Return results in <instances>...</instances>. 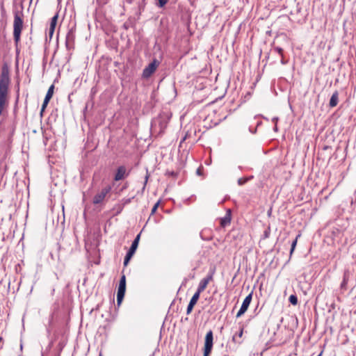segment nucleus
I'll list each match as a JSON object with an SVG mask.
<instances>
[{
	"label": "nucleus",
	"mask_w": 356,
	"mask_h": 356,
	"mask_svg": "<svg viewBox=\"0 0 356 356\" xmlns=\"http://www.w3.org/2000/svg\"><path fill=\"white\" fill-rule=\"evenodd\" d=\"M10 84L9 70L6 65L2 67L0 75V115L8 105V87Z\"/></svg>",
	"instance_id": "1"
},
{
	"label": "nucleus",
	"mask_w": 356,
	"mask_h": 356,
	"mask_svg": "<svg viewBox=\"0 0 356 356\" xmlns=\"http://www.w3.org/2000/svg\"><path fill=\"white\" fill-rule=\"evenodd\" d=\"M23 28V13L22 12L15 11L14 13L13 22V37L14 40L17 45L20 40V35Z\"/></svg>",
	"instance_id": "2"
},
{
	"label": "nucleus",
	"mask_w": 356,
	"mask_h": 356,
	"mask_svg": "<svg viewBox=\"0 0 356 356\" xmlns=\"http://www.w3.org/2000/svg\"><path fill=\"white\" fill-rule=\"evenodd\" d=\"M125 291H126V277L124 275H122L120 278V280L118 293H117V302H118V305H120L121 304V302L124 298V296L125 294Z\"/></svg>",
	"instance_id": "3"
},
{
	"label": "nucleus",
	"mask_w": 356,
	"mask_h": 356,
	"mask_svg": "<svg viewBox=\"0 0 356 356\" xmlns=\"http://www.w3.org/2000/svg\"><path fill=\"white\" fill-rule=\"evenodd\" d=\"M213 332L212 330H209L205 336L204 356H209L213 348Z\"/></svg>",
	"instance_id": "4"
},
{
	"label": "nucleus",
	"mask_w": 356,
	"mask_h": 356,
	"mask_svg": "<svg viewBox=\"0 0 356 356\" xmlns=\"http://www.w3.org/2000/svg\"><path fill=\"white\" fill-rule=\"evenodd\" d=\"M111 188H112L111 186L109 185H108L106 187H104V188H102V191L99 193H97L95 195V197H93V200H92L93 204H100L101 202H102L103 200H104L105 197L111 191Z\"/></svg>",
	"instance_id": "5"
},
{
	"label": "nucleus",
	"mask_w": 356,
	"mask_h": 356,
	"mask_svg": "<svg viewBox=\"0 0 356 356\" xmlns=\"http://www.w3.org/2000/svg\"><path fill=\"white\" fill-rule=\"evenodd\" d=\"M159 62L154 59L143 71V77L149 78L156 70Z\"/></svg>",
	"instance_id": "6"
},
{
	"label": "nucleus",
	"mask_w": 356,
	"mask_h": 356,
	"mask_svg": "<svg viewBox=\"0 0 356 356\" xmlns=\"http://www.w3.org/2000/svg\"><path fill=\"white\" fill-rule=\"evenodd\" d=\"M252 293H250L249 295H248L245 297V298L244 299V300L242 303V305L241 306L240 309L238 310V312L236 314V318L241 317L248 310L249 305L252 301Z\"/></svg>",
	"instance_id": "7"
},
{
	"label": "nucleus",
	"mask_w": 356,
	"mask_h": 356,
	"mask_svg": "<svg viewBox=\"0 0 356 356\" xmlns=\"http://www.w3.org/2000/svg\"><path fill=\"white\" fill-rule=\"evenodd\" d=\"M75 40V31L74 29H70L65 37V46L66 48L70 50L74 48Z\"/></svg>",
	"instance_id": "8"
},
{
	"label": "nucleus",
	"mask_w": 356,
	"mask_h": 356,
	"mask_svg": "<svg viewBox=\"0 0 356 356\" xmlns=\"http://www.w3.org/2000/svg\"><path fill=\"white\" fill-rule=\"evenodd\" d=\"M213 273H209L207 277L200 280L196 293L200 295V293L205 290L209 282L213 279Z\"/></svg>",
	"instance_id": "9"
},
{
	"label": "nucleus",
	"mask_w": 356,
	"mask_h": 356,
	"mask_svg": "<svg viewBox=\"0 0 356 356\" xmlns=\"http://www.w3.org/2000/svg\"><path fill=\"white\" fill-rule=\"evenodd\" d=\"M129 174V172L127 171L125 166L120 165L118 168L116 173L114 177V180L118 181L127 177Z\"/></svg>",
	"instance_id": "10"
},
{
	"label": "nucleus",
	"mask_w": 356,
	"mask_h": 356,
	"mask_svg": "<svg viewBox=\"0 0 356 356\" xmlns=\"http://www.w3.org/2000/svg\"><path fill=\"white\" fill-rule=\"evenodd\" d=\"M139 239H140V234H138L136 236V237L135 238V239L133 241L130 248L129 249L128 252L126 254L127 255H128L129 257H133V255L134 254V253L138 248Z\"/></svg>",
	"instance_id": "11"
},
{
	"label": "nucleus",
	"mask_w": 356,
	"mask_h": 356,
	"mask_svg": "<svg viewBox=\"0 0 356 356\" xmlns=\"http://www.w3.org/2000/svg\"><path fill=\"white\" fill-rule=\"evenodd\" d=\"M200 298V294H198L197 293H195L193 294V296H192L190 302H189V304L187 307V309H186V314H190L193 309V307L195 306V305L197 303L198 299Z\"/></svg>",
	"instance_id": "12"
},
{
	"label": "nucleus",
	"mask_w": 356,
	"mask_h": 356,
	"mask_svg": "<svg viewBox=\"0 0 356 356\" xmlns=\"http://www.w3.org/2000/svg\"><path fill=\"white\" fill-rule=\"evenodd\" d=\"M231 210L227 209L225 216L220 218V225L222 227H225L231 222Z\"/></svg>",
	"instance_id": "13"
},
{
	"label": "nucleus",
	"mask_w": 356,
	"mask_h": 356,
	"mask_svg": "<svg viewBox=\"0 0 356 356\" xmlns=\"http://www.w3.org/2000/svg\"><path fill=\"white\" fill-rule=\"evenodd\" d=\"M339 102V92L337 90L334 91V92L331 96L330 99L329 106L332 108L336 106Z\"/></svg>",
	"instance_id": "14"
},
{
	"label": "nucleus",
	"mask_w": 356,
	"mask_h": 356,
	"mask_svg": "<svg viewBox=\"0 0 356 356\" xmlns=\"http://www.w3.org/2000/svg\"><path fill=\"white\" fill-rule=\"evenodd\" d=\"M348 281V279L347 275H346V273H344L343 281L340 286L341 290L346 291L347 289Z\"/></svg>",
	"instance_id": "15"
},
{
	"label": "nucleus",
	"mask_w": 356,
	"mask_h": 356,
	"mask_svg": "<svg viewBox=\"0 0 356 356\" xmlns=\"http://www.w3.org/2000/svg\"><path fill=\"white\" fill-rule=\"evenodd\" d=\"M58 20V14L55 15L51 19V23L50 26L52 27V29H55L56 23Z\"/></svg>",
	"instance_id": "16"
},
{
	"label": "nucleus",
	"mask_w": 356,
	"mask_h": 356,
	"mask_svg": "<svg viewBox=\"0 0 356 356\" xmlns=\"http://www.w3.org/2000/svg\"><path fill=\"white\" fill-rule=\"evenodd\" d=\"M252 178V177L239 178L238 179V184L239 186H242V185L245 184L248 180H250Z\"/></svg>",
	"instance_id": "17"
},
{
	"label": "nucleus",
	"mask_w": 356,
	"mask_h": 356,
	"mask_svg": "<svg viewBox=\"0 0 356 356\" xmlns=\"http://www.w3.org/2000/svg\"><path fill=\"white\" fill-rule=\"evenodd\" d=\"M289 300L290 303L293 305H296L298 304V298L296 295H291L289 298Z\"/></svg>",
	"instance_id": "18"
},
{
	"label": "nucleus",
	"mask_w": 356,
	"mask_h": 356,
	"mask_svg": "<svg viewBox=\"0 0 356 356\" xmlns=\"http://www.w3.org/2000/svg\"><path fill=\"white\" fill-rule=\"evenodd\" d=\"M54 85H51V86L49 88V89H48L47 92V94H46V96H47V97H49L51 98V97H52V96H53V94H54Z\"/></svg>",
	"instance_id": "19"
},
{
	"label": "nucleus",
	"mask_w": 356,
	"mask_h": 356,
	"mask_svg": "<svg viewBox=\"0 0 356 356\" xmlns=\"http://www.w3.org/2000/svg\"><path fill=\"white\" fill-rule=\"evenodd\" d=\"M134 198V197H129V198H124L122 200V204L123 206H125L129 203H131L132 199Z\"/></svg>",
	"instance_id": "20"
},
{
	"label": "nucleus",
	"mask_w": 356,
	"mask_h": 356,
	"mask_svg": "<svg viewBox=\"0 0 356 356\" xmlns=\"http://www.w3.org/2000/svg\"><path fill=\"white\" fill-rule=\"evenodd\" d=\"M273 50L279 54L281 56H283V49L279 47H274Z\"/></svg>",
	"instance_id": "21"
},
{
	"label": "nucleus",
	"mask_w": 356,
	"mask_h": 356,
	"mask_svg": "<svg viewBox=\"0 0 356 356\" xmlns=\"http://www.w3.org/2000/svg\"><path fill=\"white\" fill-rule=\"evenodd\" d=\"M168 2V0H158V6L160 8L163 7Z\"/></svg>",
	"instance_id": "22"
},
{
	"label": "nucleus",
	"mask_w": 356,
	"mask_h": 356,
	"mask_svg": "<svg viewBox=\"0 0 356 356\" xmlns=\"http://www.w3.org/2000/svg\"><path fill=\"white\" fill-rule=\"evenodd\" d=\"M296 243H297V238L291 243V250H290V254H291L294 251V249L296 248Z\"/></svg>",
	"instance_id": "23"
},
{
	"label": "nucleus",
	"mask_w": 356,
	"mask_h": 356,
	"mask_svg": "<svg viewBox=\"0 0 356 356\" xmlns=\"http://www.w3.org/2000/svg\"><path fill=\"white\" fill-rule=\"evenodd\" d=\"M159 203H160V202H159H159H157L154 205V207H152V211H151V214H152H152H154V213L156 212V209H157V208H158V207H159Z\"/></svg>",
	"instance_id": "24"
},
{
	"label": "nucleus",
	"mask_w": 356,
	"mask_h": 356,
	"mask_svg": "<svg viewBox=\"0 0 356 356\" xmlns=\"http://www.w3.org/2000/svg\"><path fill=\"white\" fill-rule=\"evenodd\" d=\"M131 259V257H129L128 255L126 254L124 259V265L127 266Z\"/></svg>",
	"instance_id": "25"
},
{
	"label": "nucleus",
	"mask_w": 356,
	"mask_h": 356,
	"mask_svg": "<svg viewBox=\"0 0 356 356\" xmlns=\"http://www.w3.org/2000/svg\"><path fill=\"white\" fill-rule=\"evenodd\" d=\"M48 103L47 102H43L42 103V108H41V111H40V114L42 115V113L44 112V111L45 110L47 106Z\"/></svg>",
	"instance_id": "26"
},
{
	"label": "nucleus",
	"mask_w": 356,
	"mask_h": 356,
	"mask_svg": "<svg viewBox=\"0 0 356 356\" xmlns=\"http://www.w3.org/2000/svg\"><path fill=\"white\" fill-rule=\"evenodd\" d=\"M54 30H55V29H52V27H49V28L48 32H49V35L50 38L52 37V35H53V34L54 33Z\"/></svg>",
	"instance_id": "27"
},
{
	"label": "nucleus",
	"mask_w": 356,
	"mask_h": 356,
	"mask_svg": "<svg viewBox=\"0 0 356 356\" xmlns=\"http://www.w3.org/2000/svg\"><path fill=\"white\" fill-rule=\"evenodd\" d=\"M281 57H282V59H281V63H282V65H286V64L287 63V61L284 60V55H283L282 56H281Z\"/></svg>",
	"instance_id": "28"
},
{
	"label": "nucleus",
	"mask_w": 356,
	"mask_h": 356,
	"mask_svg": "<svg viewBox=\"0 0 356 356\" xmlns=\"http://www.w3.org/2000/svg\"><path fill=\"white\" fill-rule=\"evenodd\" d=\"M278 120H279V118H278L277 117H274V118L272 119V121H273V122H274V123H275V124H277Z\"/></svg>",
	"instance_id": "29"
},
{
	"label": "nucleus",
	"mask_w": 356,
	"mask_h": 356,
	"mask_svg": "<svg viewBox=\"0 0 356 356\" xmlns=\"http://www.w3.org/2000/svg\"><path fill=\"white\" fill-rule=\"evenodd\" d=\"M50 99H51V98H50V97H47V96H45L44 99V101H43V102H44L45 103H46V102L49 103V100H50Z\"/></svg>",
	"instance_id": "30"
},
{
	"label": "nucleus",
	"mask_w": 356,
	"mask_h": 356,
	"mask_svg": "<svg viewBox=\"0 0 356 356\" xmlns=\"http://www.w3.org/2000/svg\"><path fill=\"white\" fill-rule=\"evenodd\" d=\"M197 172V174L198 175H200L202 174V170H201V168H197V172Z\"/></svg>",
	"instance_id": "31"
},
{
	"label": "nucleus",
	"mask_w": 356,
	"mask_h": 356,
	"mask_svg": "<svg viewBox=\"0 0 356 356\" xmlns=\"http://www.w3.org/2000/svg\"><path fill=\"white\" fill-rule=\"evenodd\" d=\"M243 328H241V330H240V332H239V333H238V336L239 337H241V336H242V334H243Z\"/></svg>",
	"instance_id": "32"
},
{
	"label": "nucleus",
	"mask_w": 356,
	"mask_h": 356,
	"mask_svg": "<svg viewBox=\"0 0 356 356\" xmlns=\"http://www.w3.org/2000/svg\"><path fill=\"white\" fill-rule=\"evenodd\" d=\"M273 130H274L275 131H277L278 129H277V124H275V127H274V128H273Z\"/></svg>",
	"instance_id": "33"
},
{
	"label": "nucleus",
	"mask_w": 356,
	"mask_h": 356,
	"mask_svg": "<svg viewBox=\"0 0 356 356\" xmlns=\"http://www.w3.org/2000/svg\"><path fill=\"white\" fill-rule=\"evenodd\" d=\"M147 179H148V175H146L145 177V185L146 184L147 181Z\"/></svg>",
	"instance_id": "34"
},
{
	"label": "nucleus",
	"mask_w": 356,
	"mask_h": 356,
	"mask_svg": "<svg viewBox=\"0 0 356 356\" xmlns=\"http://www.w3.org/2000/svg\"><path fill=\"white\" fill-rule=\"evenodd\" d=\"M265 236H266V237H268V233H267V232H265Z\"/></svg>",
	"instance_id": "35"
},
{
	"label": "nucleus",
	"mask_w": 356,
	"mask_h": 356,
	"mask_svg": "<svg viewBox=\"0 0 356 356\" xmlns=\"http://www.w3.org/2000/svg\"><path fill=\"white\" fill-rule=\"evenodd\" d=\"M322 355V352L317 356H321Z\"/></svg>",
	"instance_id": "36"
},
{
	"label": "nucleus",
	"mask_w": 356,
	"mask_h": 356,
	"mask_svg": "<svg viewBox=\"0 0 356 356\" xmlns=\"http://www.w3.org/2000/svg\"><path fill=\"white\" fill-rule=\"evenodd\" d=\"M99 356H102V353H100Z\"/></svg>",
	"instance_id": "37"
}]
</instances>
